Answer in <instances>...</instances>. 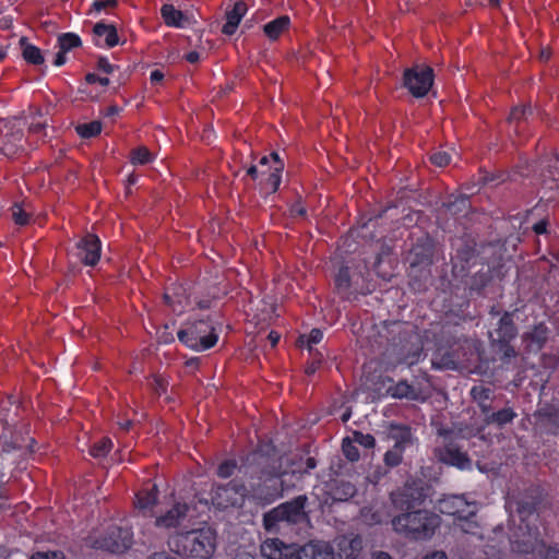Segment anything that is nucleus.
I'll use <instances>...</instances> for the list:
<instances>
[{
  "mask_svg": "<svg viewBox=\"0 0 559 559\" xmlns=\"http://www.w3.org/2000/svg\"><path fill=\"white\" fill-rule=\"evenodd\" d=\"M433 426L437 433V443L432 450L435 460L461 471L471 469L473 460L468 454V448L464 445L466 438L462 429L449 428L442 423Z\"/></svg>",
  "mask_w": 559,
  "mask_h": 559,
  "instance_id": "f257e3e1",
  "label": "nucleus"
},
{
  "mask_svg": "<svg viewBox=\"0 0 559 559\" xmlns=\"http://www.w3.org/2000/svg\"><path fill=\"white\" fill-rule=\"evenodd\" d=\"M182 559H211L217 547V533L212 526L177 532L168 542Z\"/></svg>",
  "mask_w": 559,
  "mask_h": 559,
  "instance_id": "f03ea898",
  "label": "nucleus"
},
{
  "mask_svg": "<svg viewBox=\"0 0 559 559\" xmlns=\"http://www.w3.org/2000/svg\"><path fill=\"white\" fill-rule=\"evenodd\" d=\"M440 524V516L425 508L399 512L391 519L392 530L411 540L430 539Z\"/></svg>",
  "mask_w": 559,
  "mask_h": 559,
  "instance_id": "7ed1b4c3",
  "label": "nucleus"
},
{
  "mask_svg": "<svg viewBox=\"0 0 559 559\" xmlns=\"http://www.w3.org/2000/svg\"><path fill=\"white\" fill-rule=\"evenodd\" d=\"M285 475L287 472L282 469L280 459H267L260 469L259 481L251 485L253 499L262 504H270L282 498L284 491L292 488L286 484Z\"/></svg>",
  "mask_w": 559,
  "mask_h": 559,
  "instance_id": "20e7f679",
  "label": "nucleus"
},
{
  "mask_svg": "<svg viewBox=\"0 0 559 559\" xmlns=\"http://www.w3.org/2000/svg\"><path fill=\"white\" fill-rule=\"evenodd\" d=\"M308 502L306 495H300L289 501L283 502L263 514V528L271 534L281 533V524L299 525L309 521V514L305 510Z\"/></svg>",
  "mask_w": 559,
  "mask_h": 559,
  "instance_id": "39448f33",
  "label": "nucleus"
},
{
  "mask_svg": "<svg viewBox=\"0 0 559 559\" xmlns=\"http://www.w3.org/2000/svg\"><path fill=\"white\" fill-rule=\"evenodd\" d=\"M432 485L423 477L408 476L406 480L389 495L393 508L399 512L423 509L433 493Z\"/></svg>",
  "mask_w": 559,
  "mask_h": 559,
  "instance_id": "423d86ee",
  "label": "nucleus"
},
{
  "mask_svg": "<svg viewBox=\"0 0 559 559\" xmlns=\"http://www.w3.org/2000/svg\"><path fill=\"white\" fill-rule=\"evenodd\" d=\"M179 341L194 350L212 348L218 341V335L210 318L188 322L186 328L177 333Z\"/></svg>",
  "mask_w": 559,
  "mask_h": 559,
  "instance_id": "0eeeda50",
  "label": "nucleus"
},
{
  "mask_svg": "<svg viewBox=\"0 0 559 559\" xmlns=\"http://www.w3.org/2000/svg\"><path fill=\"white\" fill-rule=\"evenodd\" d=\"M436 252L437 246L431 237L418 238L405 257V261L408 263L409 276L430 277Z\"/></svg>",
  "mask_w": 559,
  "mask_h": 559,
  "instance_id": "6e6552de",
  "label": "nucleus"
},
{
  "mask_svg": "<svg viewBox=\"0 0 559 559\" xmlns=\"http://www.w3.org/2000/svg\"><path fill=\"white\" fill-rule=\"evenodd\" d=\"M133 544V533L130 527L109 525L100 535L93 539L95 549L110 554H123Z\"/></svg>",
  "mask_w": 559,
  "mask_h": 559,
  "instance_id": "1a4fd4ad",
  "label": "nucleus"
},
{
  "mask_svg": "<svg viewBox=\"0 0 559 559\" xmlns=\"http://www.w3.org/2000/svg\"><path fill=\"white\" fill-rule=\"evenodd\" d=\"M248 489L242 480L233 479L225 485H217L211 493L212 503L221 510L240 508L245 503Z\"/></svg>",
  "mask_w": 559,
  "mask_h": 559,
  "instance_id": "9d476101",
  "label": "nucleus"
},
{
  "mask_svg": "<svg viewBox=\"0 0 559 559\" xmlns=\"http://www.w3.org/2000/svg\"><path fill=\"white\" fill-rule=\"evenodd\" d=\"M433 70L429 66H415L403 73V85L416 98L424 97L433 84Z\"/></svg>",
  "mask_w": 559,
  "mask_h": 559,
  "instance_id": "9b49d317",
  "label": "nucleus"
},
{
  "mask_svg": "<svg viewBox=\"0 0 559 559\" xmlns=\"http://www.w3.org/2000/svg\"><path fill=\"white\" fill-rule=\"evenodd\" d=\"M533 429L540 436H559V405L550 402L539 403L533 413Z\"/></svg>",
  "mask_w": 559,
  "mask_h": 559,
  "instance_id": "f8f14e48",
  "label": "nucleus"
},
{
  "mask_svg": "<svg viewBox=\"0 0 559 559\" xmlns=\"http://www.w3.org/2000/svg\"><path fill=\"white\" fill-rule=\"evenodd\" d=\"M477 242L471 236H463L452 258V274L454 277H466L473 261L477 258Z\"/></svg>",
  "mask_w": 559,
  "mask_h": 559,
  "instance_id": "ddd939ff",
  "label": "nucleus"
},
{
  "mask_svg": "<svg viewBox=\"0 0 559 559\" xmlns=\"http://www.w3.org/2000/svg\"><path fill=\"white\" fill-rule=\"evenodd\" d=\"M436 508L442 514L451 515L459 521H468L476 512L463 496L450 495L439 499Z\"/></svg>",
  "mask_w": 559,
  "mask_h": 559,
  "instance_id": "4468645a",
  "label": "nucleus"
},
{
  "mask_svg": "<svg viewBox=\"0 0 559 559\" xmlns=\"http://www.w3.org/2000/svg\"><path fill=\"white\" fill-rule=\"evenodd\" d=\"M270 160H272V165L269 167L267 178L260 182L261 190L266 194H273L278 190L282 181V173L284 170V162L280 159L276 152H272L269 156L261 157L259 164L261 166H269Z\"/></svg>",
  "mask_w": 559,
  "mask_h": 559,
  "instance_id": "2eb2a0df",
  "label": "nucleus"
},
{
  "mask_svg": "<svg viewBox=\"0 0 559 559\" xmlns=\"http://www.w3.org/2000/svg\"><path fill=\"white\" fill-rule=\"evenodd\" d=\"M543 502V491L539 486L531 485L515 500L516 512L522 521L531 518Z\"/></svg>",
  "mask_w": 559,
  "mask_h": 559,
  "instance_id": "dca6fc26",
  "label": "nucleus"
},
{
  "mask_svg": "<svg viewBox=\"0 0 559 559\" xmlns=\"http://www.w3.org/2000/svg\"><path fill=\"white\" fill-rule=\"evenodd\" d=\"M80 262L87 266H95L102 253V243L95 234H86L75 245Z\"/></svg>",
  "mask_w": 559,
  "mask_h": 559,
  "instance_id": "f3484780",
  "label": "nucleus"
},
{
  "mask_svg": "<svg viewBox=\"0 0 559 559\" xmlns=\"http://www.w3.org/2000/svg\"><path fill=\"white\" fill-rule=\"evenodd\" d=\"M260 552L265 559H299L297 544H286L278 537L266 538L262 542Z\"/></svg>",
  "mask_w": 559,
  "mask_h": 559,
  "instance_id": "a211bd4d",
  "label": "nucleus"
},
{
  "mask_svg": "<svg viewBox=\"0 0 559 559\" xmlns=\"http://www.w3.org/2000/svg\"><path fill=\"white\" fill-rule=\"evenodd\" d=\"M335 545V557L338 559H358L364 549L362 537L356 534L337 536Z\"/></svg>",
  "mask_w": 559,
  "mask_h": 559,
  "instance_id": "6ab92c4d",
  "label": "nucleus"
},
{
  "mask_svg": "<svg viewBox=\"0 0 559 559\" xmlns=\"http://www.w3.org/2000/svg\"><path fill=\"white\" fill-rule=\"evenodd\" d=\"M159 490L151 479L143 483L141 489L135 493L134 506L144 514L151 512L158 502Z\"/></svg>",
  "mask_w": 559,
  "mask_h": 559,
  "instance_id": "aec40b11",
  "label": "nucleus"
},
{
  "mask_svg": "<svg viewBox=\"0 0 559 559\" xmlns=\"http://www.w3.org/2000/svg\"><path fill=\"white\" fill-rule=\"evenodd\" d=\"M190 508L186 502H176L165 514L155 520V526L162 528H177L187 518Z\"/></svg>",
  "mask_w": 559,
  "mask_h": 559,
  "instance_id": "412c9836",
  "label": "nucleus"
},
{
  "mask_svg": "<svg viewBox=\"0 0 559 559\" xmlns=\"http://www.w3.org/2000/svg\"><path fill=\"white\" fill-rule=\"evenodd\" d=\"M325 490L333 501H347L357 492L353 483L337 477L331 478L325 484Z\"/></svg>",
  "mask_w": 559,
  "mask_h": 559,
  "instance_id": "4be33fe9",
  "label": "nucleus"
},
{
  "mask_svg": "<svg viewBox=\"0 0 559 559\" xmlns=\"http://www.w3.org/2000/svg\"><path fill=\"white\" fill-rule=\"evenodd\" d=\"M549 329L545 322L535 324L530 331L522 334V341L527 352L540 350L547 343Z\"/></svg>",
  "mask_w": 559,
  "mask_h": 559,
  "instance_id": "5701e85b",
  "label": "nucleus"
},
{
  "mask_svg": "<svg viewBox=\"0 0 559 559\" xmlns=\"http://www.w3.org/2000/svg\"><path fill=\"white\" fill-rule=\"evenodd\" d=\"M247 10L248 7L245 1H236L231 10L226 11V23L223 25L222 33L228 36L234 35Z\"/></svg>",
  "mask_w": 559,
  "mask_h": 559,
  "instance_id": "b1692460",
  "label": "nucleus"
},
{
  "mask_svg": "<svg viewBox=\"0 0 559 559\" xmlns=\"http://www.w3.org/2000/svg\"><path fill=\"white\" fill-rule=\"evenodd\" d=\"M388 437L389 439L394 441L393 447H399V449H402L404 451L414 442L412 428L411 426L405 424H390Z\"/></svg>",
  "mask_w": 559,
  "mask_h": 559,
  "instance_id": "393cba45",
  "label": "nucleus"
},
{
  "mask_svg": "<svg viewBox=\"0 0 559 559\" xmlns=\"http://www.w3.org/2000/svg\"><path fill=\"white\" fill-rule=\"evenodd\" d=\"M471 397L478 405L484 417L492 411L493 391L490 388L483 384L474 385Z\"/></svg>",
  "mask_w": 559,
  "mask_h": 559,
  "instance_id": "a878e982",
  "label": "nucleus"
},
{
  "mask_svg": "<svg viewBox=\"0 0 559 559\" xmlns=\"http://www.w3.org/2000/svg\"><path fill=\"white\" fill-rule=\"evenodd\" d=\"M396 328L397 337L395 335L392 336L391 341L395 347L400 348V354H409L412 348L408 347V344H413L414 340H418V334L413 330L408 329L407 325L401 323H394Z\"/></svg>",
  "mask_w": 559,
  "mask_h": 559,
  "instance_id": "bb28decb",
  "label": "nucleus"
},
{
  "mask_svg": "<svg viewBox=\"0 0 559 559\" xmlns=\"http://www.w3.org/2000/svg\"><path fill=\"white\" fill-rule=\"evenodd\" d=\"M516 311L518 309L513 311H503L496 328L497 338L514 340L518 336L519 330L513 319Z\"/></svg>",
  "mask_w": 559,
  "mask_h": 559,
  "instance_id": "cd10ccee",
  "label": "nucleus"
},
{
  "mask_svg": "<svg viewBox=\"0 0 559 559\" xmlns=\"http://www.w3.org/2000/svg\"><path fill=\"white\" fill-rule=\"evenodd\" d=\"M516 413L510 406L503 407L497 412H489L483 419L485 426L497 425L499 428L511 424L516 418Z\"/></svg>",
  "mask_w": 559,
  "mask_h": 559,
  "instance_id": "c85d7f7f",
  "label": "nucleus"
},
{
  "mask_svg": "<svg viewBox=\"0 0 559 559\" xmlns=\"http://www.w3.org/2000/svg\"><path fill=\"white\" fill-rule=\"evenodd\" d=\"M305 551H308L312 559H335L334 548L323 540H310L306 543Z\"/></svg>",
  "mask_w": 559,
  "mask_h": 559,
  "instance_id": "c756f323",
  "label": "nucleus"
},
{
  "mask_svg": "<svg viewBox=\"0 0 559 559\" xmlns=\"http://www.w3.org/2000/svg\"><path fill=\"white\" fill-rule=\"evenodd\" d=\"M388 394L399 400L407 399L418 401L421 399L419 391H417L406 380H401L394 385L389 386Z\"/></svg>",
  "mask_w": 559,
  "mask_h": 559,
  "instance_id": "7c9ffc66",
  "label": "nucleus"
},
{
  "mask_svg": "<svg viewBox=\"0 0 559 559\" xmlns=\"http://www.w3.org/2000/svg\"><path fill=\"white\" fill-rule=\"evenodd\" d=\"M289 27V17L282 15L266 23L263 27L264 34L272 40H276Z\"/></svg>",
  "mask_w": 559,
  "mask_h": 559,
  "instance_id": "2f4dec72",
  "label": "nucleus"
},
{
  "mask_svg": "<svg viewBox=\"0 0 559 559\" xmlns=\"http://www.w3.org/2000/svg\"><path fill=\"white\" fill-rule=\"evenodd\" d=\"M93 33L98 37L105 36V44L110 48L119 43L117 28L111 24L96 23L93 27Z\"/></svg>",
  "mask_w": 559,
  "mask_h": 559,
  "instance_id": "473e14b6",
  "label": "nucleus"
},
{
  "mask_svg": "<svg viewBox=\"0 0 559 559\" xmlns=\"http://www.w3.org/2000/svg\"><path fill=\"white\" fill-rule=\"evenodd\" d=\"M334 285L340 295L348 298L350 295L352 280L348 266H341L334 277Z\"/></svg>",
  "mask_w": 559,
  "mask_h": 559,
  "instance_id": "72a5a7b5",
  "label": "nucleus"
},
{
  "mask_svg": "<svg viewBox=\"0 0 559 559\" xmlns=\"http://www.w3.org/2000/svg\"><path fill=\"white\" fill-rule=\"evenodd\" d=\"M491 280L492 276L490 271H479L469 277V281L466 283V285L471 292H474L477 295H483L485 288L491 282Z\"/></svg>",
  "mask_w": 559,
  "mask_h": 559,
  "instance_id": "f704fd0d",
  "label": "nucleus"
},
{
  "mask_svg": "<svg viewBox=\"0 0 559 559\" xmlns=\"http://www.w3.org/2000/svg\"><path fill=\"white\" fill-rule=\"evenodd\" d=\"M512 338H491L490 344L492 348H495L501 356L500 359L502 361L510 360L511 358H515L518 356V352L514 346L511 344Z\"/></svg>",
  "mask_w": 559,
  "mask_h": 559,
  "instance_id": "c9c22d12",
  "label": "nucleus"
},
{
  "mask_svg": "<svg viewBox=\"0 0 559 559\" xmlns=\"http://www.w3.org/2000/svg\"><path fill=\"white\" fill-rule=\"evenodd\" d=\"M25 41H26L25 37H22L20 40L21 45L23 46L22 55H23V58L25 59V61L27 63L34 64V66L43 64L45 59L41 53V50L34 45L25 44Z\"/></svg>",
  "mask_w": 559,
  "mask_h": 559,
  "instance_id": "e433bc0d",
  "label": "nucleus"
},
{
  "mask_svg": "<svg viewBox=\"0 0 559 559\" xmlns=\"http://www.w3.org/2000/svg\"><path fill=\"white\" fill-rule=\"evenodd\" d=\"M162 17L167 26L180 27L183 14L173 4H164L160 9Z\"/></svg>",
  "mask_w": 559,
  "mask_h": 559,
  "instance_id": "4c0bfd02",
  "label": "nucleus"
},
{
  "mask_svg": "<svg viewBox=\"0 0 559 559\" xmlns=\"http://www.w3.org/2000/svg\"><path fill=\"white\" fill-rule=\"evenodd\" d=\"M129 159L133 165H146L153 160V155L146 146H138L130 151Z\"/></svg>",
  "mask_w": 559,
  "mask_h": 559,
  "instance_id": "58836bf2",
  "label": "nucleus"
},
{
  "mask_svg": "<svg viewBox=\"0 0 559 559\" xmlns=\"http://www.w3.org/2000/svg\"><path fill=\"white\" fill-rule=\"evenodd\" d=\"M112 449V441L108 437H102L95 441L90 448V454L95 457H105Z\"/></svg>",
  "mask_w": 559,
  "mask_h": 559,
  "instance_id": "ea45409f",
  "label": "nucleus"
},
{
  "mask_svg": "<svg viewBox=\"0 0 559 559\" xmlns=\"http://www.w3.org/2000/svg\"><path fill=\"white\" fill-rule=\"evenodd\" d=\"M82 46V40L79 35L74 33H63L58 37V47L64 52Z\"/></svg>",
  "mask_w": 559,
  "mask_h": 559,
  "instance_id": "a19ab883",
  "label": "nucleus"
},
{
  "mask_svg": "<svg viewBox=\"0 0 559 559\" xmlns=\"http://www.w3.org/2000/svg\"><path fill=\"white\" fill-rule=\"evenodd\" d=\"M76 132L84 139L96 136L102 132V123L99 121H91L88 123L79 124Z\"/></svg>",
  "mask_w": 559,
  "mask_h": 559,
  "instance_id": "79ce46f5",
  "label": "nucleus"
},
{
  "mask_svg": "<svg viewBox=\"0 0 559 559\" xmlns=\"http://www.w3.org/2000/svg\"><path fill=\"white\" fill-rule=\"evenodd\" d=\"M353 438L346 437L342 441V452L349 462H357L360 459L358 448L355 445Z\"/></svg>",
  "mask_w": 559,
  "mask_h": 559,
  "instance_id": "37998d69",
  "label": "nucleus"
},
{
  "mask_svg": "<svg viewBox=\"0 0 559 559\" xmlns=\"http://www.w3.org/2000/svg\"><path fill=\"white\" fill-rule=\"evenodd\" d=\"M404 450L399 449V447H392V449L388 450L384 453L383 461L388 467H396L403 461Z\"/></svg>",
  "mask_w": 559,
  "mask_h": 559,
  "instance_id": "c03bdc74",
  "label": "nucleus"
},
{
  "mask_svg": "<svg viewBox=\"0 0 559 559\" xmlns=\"http://www.w3.org/2000/svg\"><path fill=\"white\" fill-rule=\"evenodd\" d=\"M527 111H531L530 106H515L511 109L508 121L510 123H515V127L519 128L521 123L525 121Z\"/></svg>",
  "mask_w": 559,
  "mask_h": 559,
  "instance_id": "a18cd8bd",
  "label": "nucleus"
},
{
  "mask_svg": "<svg viewBox=\"0 0 559 559\" xmlns=\"http://www.w3.org/2000/svg\"><path fill=\"white\" fill-rule=\"evenodd\" d=\"M238 468L237 461L234 459L223 461L216 469V474L221 478L230 477Z\"/></svg>",
  "mask_w": 559,
  "mask_h": 559,
  "instance_id": "49530a36",
  "label": "nucleus"
},
{
  "mask_svg": "<svg viewBox=\"0 0 559 559\" xmlns=\"http://www.w3.org/2000/svg\"><path fill=\"white\" fill-rule=\"evenodd\" d=\"M12 210V218L16 225L25 226L29 223L31 215L25 212L22 205L15 203L11 207Z\"/></svg>",
  "mask_w": 559,
  "mask_h": 559,
  "instance_id": "de8ad7c7",
  "label": "nucleus"
},
{
  "mask_svg": "<svg viewBox=\"0 0 559 559\" xmlns=\"http://www.w3.org/2000/svg\"><path fill=\"white\" fill-rule=\"evenodd\" d=\"M322 337H323L322 331L320 329L314 328L310 331V333L307 337L305 335H300L298 338V342L300 343V345H304L306 342V345H307L309 352H311L312 345L320 343Z\"/></svg>",
  "mask_w": 559,
  "mask_h": 559,
  "instance_id": "09e8293b",
  "label": "nucleus"
},
{
  "mask_svg": "<svg viewBox=\"0 0 559 559\" xmlns=\"http://www.w3.org/2000/svg\"><path fill=\"white\" fill-rule=\"evenodd\" d=\"M353 440L366 449H372L376 447V439L370 433H362L361 431L355 430L353 432Z\"/></svg>",
  "mask_w": 559,
  "mask_h": 559,
  "instance_id": "8fccbe9b",
  "label": "nucleus"
},
{
  "mask_svg": "<svg viewBox=\"0 0 559 559\" xmlns=\"http://www.w3.org/2000/svg\"><path fill=\"white\" fill-rule=\"evenodd\" d=\"M151 385H152L154 393L157 396H160L162 394L167 392L169 383L163 376L154 374Z\"/></svg>",
  "mask_w": 559,
  "mask_h": 559,
  "instance_id": "3c124183",
  "label": "nucleus"
},
{
  "mask_svg": "<svg viewBox=\"0 0 559 559\" xmlns=\"http://www.w3.org/2000/svg\"><path fill=\"white\" fill-rule=\"evenodd\" d=\"M430 162L438 167H445L450 164L451 157L447 152L437 151L430 155Z\"/></svg>",
  "mask_w": 559,
  "mask_h": 559,
  "instance_id": "603ef678",
  "label": "nucleus"
},
{
  "mask_svg": "<svg viewBox=\"0 0 559 559\" xmlns=\"http://www.w3.org/2000/svg\"><path fill=\"white\" fill-rule=\"evenodd\" d=\"M29 559H66L61 550L36 551Z\"/></svg>",
  "mask_w": 559,
  "mask_h": 559,
  "instance_id": "864d4df0",
  "label": "nucleus"
},
{
  "mask_svg": "<svg viewBox=\"0 0 559 559\" xmlns=\"http://www.w3.org/2000/svg\"><path fill=\"white\" fill-rule=\"evenodd\" d=\"M305 464V467L299 466L298 468L293 469V475L299 474V476L301 477L302 475L308 474L311 469H313L317 466V460L312 456H309L307 457Z\"/></svg>",
  "mask_w": 559,
  "mask_h": 559,
  "instance_id": "5fc2aeb1",
  "label": "nucleus"
},
{
  "mask_svg": "<svg viewBox=\"0 0 559 559\" xmlns=\"http://www.w3.org/2000/svg\"><path fill=\"white\" fill-rule=\"evenodd\" d=\"M542 364L548 368H556L559 366V355L556 354H543Z\"/></svg>",
  "mask_w": 559,
  "mask_h": 559,
  "instance_id": "6e6d98bb",
  "label": "nucleus"
},
{
  "mask_svg": "<svg viewBox=\"0 0 559 559\" xmlns=\"http://www.w3.org/2000/svg\"><path fill=\"white\" fill-rule=\"evenodd\" d=\"M322 361H323V355H319L318 358H314L311 361H309L305 369L306 374H308V376L313 374L319 369Z\"/></svg>",
  "mask_w": 559,
  "mask_h": 559,
  "instance_id": "4d7b16f0",
  "label": "nucleus"
},
{
  "mask_svg": "<svg viewBox=\"0 0 559 559\" xmlns=\"http://www.w3.org/2000/svg\"><path fill=\"white\" fill-rule=\"evenodd\" d=\"M85 81L88 83V84H95V83H99L100 85L103 86H107L109 85V79L104 76H99L95 73H87L85 75Z\"/></svg>",
  "mask_w": 559,
  "mask_h": 559,
  "instance_id": "13d9d810",
  "label": "nucleus"
},
{
  "mask_svg": "<svg viewBox=\"0 0 559 559\" xmlns=\"http://www.w3.org/2000/svg\"><path fill=\"white\" fill-rule=\"evenodd\" d=\"M117 5V0H99L95 1L93 4L94 10L102 11L107 8H115Z\"/></svg>",
  "mask_w": 559,
  "mask_h": 559,
  "instance_id": "bf43d9fd",
  "label": "nucleus"
},
{
  "mask_svg": "<svg viewBox=\"0 0 559 559\" xmlns=\"http://www.w3.org/2000/svg\"><path fill=\"white\" fill-rule=\"evenodd\" d=\"M97 69L110 74L114 71V66L108 62L105 57H99L96 64Z\"/></svg>",
  "mask_w": 559,
  "mask_h": 559,
  "instance_id": "052dcab7",
  "label": "nucleus"
},
{
  "mask_svg": "<svg viewBox=\"0 0 559 559\" xmlns=\"http://www.w3.org/2000/svg\"><path fill=\"white\" fill-rule=\"evenodd\" d=\"M549 225L548 218L540 219L536 224L533 225L532 229L536 235H543L547 233V227Z\"/></svg>",
  "mask_w": 559,
  "mask_h": 559,
  "instance_id": "680f3d73",
  "label": "nucleus"
},
{
  "mask_svg": "<svg viewBox=\"0 0 559 559\" xmlns=\"http://www.w3.org/2000/svg\"><path fill=\"white\" fill-rule=\"evenodd\" d=\"M289 212H290V215L294 216V217H296V216L305 217L306 214H307L306 209L302 206V204L300 202L294 203L290 206Z\"/></svg>",
  "mask_w": 559,
  "mask_h": 559,
  "instance_id": "e2e57ef3",
  "label": "nucleus"
},
{
  "mask_svg": "<svg viewBox=\"0 0 559 559\" xmlns=\"http://www.w3.org/2000/svg\"><path fill=\"white\" fill-rule=\"evenodd\" d=\"M421 559H448V556L442 550H433L426 554Z\"/></svg>",
  "mask_w": 559,
  "mask_h": 559,
  "instance_id": "0e129e2a",
  "label": "nucleus"
},
{
  "mask_svg": "<svg viewBox=\"0 0 559 559\" xmlns=\"http://www.w3.org/2000/svg\"><path fill=\"white\" fill-rule=\"evenodd\" d=\"M545 559H559V548L548 546L545 551Z\"/></svg>",
  "mask_w": 559,
  "mask_h": 559,
  "instance_id": "69168bd1",
  "label": "nucleus"
},
{
  "mask_svg": "<svg viewBox=\"0 0 559 559\" xmlns=\"http://www.w3.org/2000/svg\"><path fill=\"white\" fill-rule=\"evenodd\" d=\"M371 559H393V557L383 550H377L371 554Z\"/></svg>",
  "mask_w": 559,
  "mask_h": 559,
  "instance_id": "338daca9",
  "label": "nucleus"
},
{
  "mask_svg": "<svg viewBox=\"0 0 559 559\" xmlns=\"http://www.w3.org/2000/svg\"><path fill=\"white\" fill-rule=\"evenodd\" d=\"M148 559H177V558L170 556L166 551H160V552L152 554Z\"/></svg>",
  "mask_w": 559,
  "mask_h": 559,
  "instance_id": "774afa93",
  "label": "nucleus"
}]
</instances>
